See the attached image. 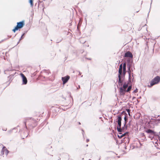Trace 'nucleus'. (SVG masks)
<instances>
[{"label": "nucleus", "instance_id": "1", "mask_svg": "<svg viewBox=\"0 0 160 160\" xmlns=\"http://www.w3.org/2000/svg\"><path fill=\"white\" fill-rule=\"evenodd\" d=\"M122 118L121 116H119L118 118V126L117 127V129L118 132H121L122 131V129L121 128V125Z\"/></svg>", "mask_w": 160, "mask_h": 160}, {"label": "nucleus", "instance_id": "2", "mask_svg": "<svg viewBox=\"0 0 160 160\" xmlns=\"http://www.w3.org/2000/svg\"><path fill=\"white\" fill-rule=\"evenodd\" d=\"M160 81V78L159 76H157L155 78L150 82L151 86L158 83Z\"/></svg>", "mask_w": 160, "mask_h": 160}, {"label": "nucleus", "instance_id": "3", "mask_svg": "<svg viewBox=\"0 0 160 160\" xmlns=\"http://www.w3.org/2000/svg\"><path fill=\"white\" fill-rule=\"evenodd\" d=\"M24 25L23 22H18L17 23V25L15 28L12 30L13 31L15 32L16 30H17L18 28H22Z\"/></svg>", "mask_w": 160, "mask_h": 160}, {"label": "nucleus", "instance_id": "4", "mask_svg": "<svg viewBox=\"0 0 160 160\" xmlns=\"http://www.w3.org/2000/svg\"><path fill=\"white\" fill-rule=\"evenodd\" d=\"M20 75L22 79V84L25 85L27 83V80L25 75L22 73L20 74Z\"/></svg>", "mask_w": 160, "mask_h": 160}, {"label": "nucleus", "instance_id": "5", "mask_svg": "<svg viewBox=\"0 0 160 160\" xmlns=\"http://www.w3.org/2000/svg\"><path fill=\"white\" fill-rule=\"evenodd\" d=\"M8 152L9 151L5 147H3L1 151V154L3 155L4 153H5L6 155H7Z\"/></svg>", "mask_w": 160, "mask_h": 160}, {"label": "nucleus", "instance_id": "6", "mask_svg": "<svg viewBox=\"0 0 160 160\" xmlns=\"http://www.w3.org/2000/svg\"><path fill=\"white\" fill-rule=\"evenodd\" d=\"M69 79V76H68L63 77H62V79L63 84H65V83H66L68 82Z\"/></svg>", "mask_w": 160, "mask_h": 160}, {"label": "nucleus", "instance_id": "7", "mask_svg": "<svg viewBox=\"0 0 160 160\" xmlns=\"http://www.w3.org/2000/svg\"><path fill=\"white\" fill-rule=\"evenodd\" d=\"M124 57H130L132 58L133 56L130 52L128 51L125 53Z\"/></svg>", "mask_w": 160, "mask_h": 160}, {"label": "nucleus", "instance_id": "8", "mask_svg": "<svg viewBox=\"0 0 160 160\" xmlns=\"http://www.w3.org/2000/svg\"><path fill=\"white\" fill-rule=\"evenodd\" d=\"M126 92V90L122 87L120 88V94L121 95H123Z\"/></svg>", "mask_w": 160, "mask_h": 160}, {"label": "nucleus", "instance_id": "9", "mask_svg": "<svg viewBox=\"0 0 160 160\" xmlns=\"http://www.w3.org/2000/svg\"><path fill=\"white\" fill-rule=\"evenodd\" d=\"M122 64H120L119 66V68L118 70V75H121L122 74Z\"/></svg>", "mask_w": 160, "mask_h": 160}, {"label": "nucleus", "instance_id": "10", "mask_svg": "<svg viewBox=\"0 0 160 160\" xmlns=\"http://www.w3.org/2000/svg\"><path fill=\"white\" fill-rule=\"evenodd\" d=\"M146 132L148 133H150L152 134H154V132L153 131L150 129H148L146 131Z\"/></svg>", "mask_w": 160, "mask_h": 160}, {"label": "nucleus", "instance_id": "11", "mask_svg": "<svg viewBox=\"0 0 160 160\" xmlns=\"http://www.w3.org/2000/svg\"><path fill=\"white\" fill-rule=\"evenodd\" d=\"M123 69V73L124 75H125L126 73V68L122 67Z\"/></svg>", "mask_w": 160, "mask_h": 160}, {"label": "nucleus", "instance_id": "12", "mask_svg": "<svg viewBox=\"0 0 160 160\" xmlns=\"http://www.w3.org/2000/svg\"><path fill=\"white\" fill-rule=\"evenodd\" d=\"M128 87V84H126L125 83V84L123 85V87L122 88H123L124 89H125L126 90V89Z\"/></svg>", "mask_w": 160, "mask_h": 160}, {"label": "nucleus", "instance_id": "13", "mask_svg": "<svg viewBox=\"0 0 160 160\" xmlns=\"http://www.w3.org/2000/svg\"><path fill=\"white\" fill-rule=\"evenodd\" d=\"M33 0H30L29 2L30 4V5L31 7H32L33 6Z\"/></svg>", "mask_w": 160, "mask_h": 160}, {"label": "nucleus", "instance_id": "14", "mask_svg": "<svg viewBox=\"0 0 160 160\" xmlns=\"http://www.w3.org/2000/svg\"><path fill=\"white\" fill-rule=\"evenodd\" d=\"M128 72L129 74V77H130V72H131V70H130V66H129L128 68Z\"/></svg>", "mask_w": 160, "mask_h": 160}, {"label": "nucleus", "instance_id": "15", "mask_svg": "<svg viewBox=\"0 0 160 160\" xmlns=\"http://www.w3.org/2000/svg\"><path fill=\"white\" fill-rule=\"evenodd\" d=\"M131 88H132V87H131V86H129L128 88V89H127V91H126V92H128L129 91L131 90Z\"/></svg>", "mask_w": 160, "mask_h": 160}, {"label": "nucleus", "instance_id": "16", "mask_svg": "<svg viewBox=\"0 0 160 160\" xmlns=\"http://www.w3.org/2000/svg\"><path fill=\"white\" fill-rule=\"evenodd\" d=\"M120 75H118V78H119L118 82L119 83H121V78H120Z\"/></svg>", "mask_w": 160, "mask_h": 160}, {"label": "nucleus", "instance_id": "17", "mask_svg": "<svg viewBox=\"0 0 160 160\" xmlns=\"http://www.w3.org/2000/svg\"><path fill=\"white\" fill-rule=\"evenodd\" d=\"M125 133H124L122 135H121L120 136L119 135H118V137L120 138H121L122 137V136H124L125 135Z\"/></svg>", "mask_w": 160, "mask_h": 160}, {"label": "nucleus", "instance_id": "18", "mask_svg": "<svg viewBox=\"0 0 160 160\" xmlns=\"http://www.w3.org/2000/svg\"><path fill=\"white\" fill-rule=\"evenodd\" d=\"M127 118L126 116H125L124 118V120H125V125L126 123V120H127Z\"/></svg>", "mask_w": 160, "mask_h": 160}, {"label": "nucleus", "instance_id": "19", "mask_svg": "<svg viewBox=\"0 0 160 160\" xmlns=\"http://www.w3.org/2000/svg\"><path fill=\"white\" fill-rule=\"evenodd\" d=\"M138 91V89H136L135 90H134V91H133V92L134 93H136V92H137Z\"/></svg>", "mask_w": 160, "mask_h": 160}, {"label": "nucleus", "instance_id": "20", "mask_svg": "<svg viewBox=\"0 0 160 160\" xmlns=\"http://www.w3.org/2000/svg\"><path fill=\"white\" fill-rule=\"evenodd\" d=\"M122 67L126 68V63H124L123 64V65Z\"/></svg>", "mask_w": 160, "mask_h": 160}, {"label": "nucleus", "instance_id": "21", "mask_svg": "<svg viewBox=\"0 0 160 160\" xmlns=\"http://www.w3.org/2000/svg\"><path fill=\"white\" fill-rule=\"evenodd\" d=\"M127 112H128L129 115H130V114H129L130 110H129V109H127Z\"/></svg>", "mask_w": 160, "mask_h": 160}, {"label": "nucleus", "instance_id": "22", "mask_svg": "<svg viewBox=\"0 0 160 160\" xmlns=\"http://www.w3.org/2000/svg\"><path fill=\"white\" fill-rule=\"evenodd\" d=\"M24 35V34H23L21 37V38L20 39V41L23 38L22 37Z\"/></svg>", "mask_w": 160, "mask_h": 160}, {"label": "nucleus", "instance_id": "23", "mask_svg": "<svg viewBox=\"0 0 160 160\" xmlns=\"http://www.w3.org/2000/svg\"><path fill=\"white\" fill-rule=\"evenodd\" d=\"M89 141V140L88 139H87L86 140V142H88Z\"/></svg>", "mask_w": 160, "mask_h": 160}, {"label": "nucleus", "instance_id": "24", "mask_svg": "<svg viewBox=\"0 0 160 160\" xmlns=\"http://www.w3.org/2000/svg\"><path fill=\"white\" fill-rule=\"evenodd\" d=\"M158 139H159V140L160 141V137H159Z\"/></svg>", "mask_w": 160, "mask_h": 160}, {"label": "nucleus", "instance_id": "25", "mask_svg": "<svg viewBox=\"0 0 160 160\" xmlns=\"http://www.w3.org/2000/svg\"><path fill=\"white\" fill-rule=\"evenodd\" d=\"M80 86H79V87H78V88H80Z\"/></svg>", "mask_w": 160, "mask_h": 160}, {"label": "nucleus", "instance_id": "26", "mask_svg": "<svg viewBox=\"0 0 160 160\" xmlns=\"http://www.w3.org/2000/svg\"><path fill=\"white\" fill-rule=\"evenodd\" d=\"M79 124H80V123L79 122Z\"/></svg>", "mask_w": 160, "mask_h": 160}]
</instances>
